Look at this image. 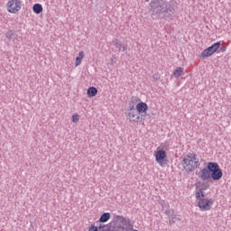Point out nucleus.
I'll return each mask as SVG.
<instances>
[{"mask_svg":"<svg viewBox=\"0 0 231 231\" xmlns=\"http://www.w3.org/2000/svg\"><path fill=\"white\" fill-rule=\"evenodd\" d=\"M98 228H99L100 230H102V228H104V226H102V224L99 225Z\"/></svg>","mask_w":231,"mask_h":231,"instance_id":"nucleus-29","label":"nucleus"},{"mask_svg":"<svg viewBox=\"0 0 231 231\" xmlns=\"http://www.w3.org/2000/svg\"><path fill=\"white\" fill-rule=\"evenodd\" d=\"M165 214L170 218L174 214V209H168L165 211Z\"/></svg>","mask_w":231,"mask_h":231,"instance_id":"nucleus-22","label":"nucleus"},{"mask_svg":"<svg viewBox=\"0 0 231 231\" xmlns=\"http://www.w3.org/2000/svg\"><path fill=\"white\" fill-rule=\"evenodd\" d=\"M152 19L157 21L162 14V19H169L174 14L175 5L173 1L152 0L150 3Z\"/></svg>","mask_w":231,"mask_h":231,"instance_id":"nucleus-1","label":"nucleus"},{"mask_svg":"<svg viewBox=\"0 0 231 231\" xmlns=\"http://www.w3.org/2000/svg\"><path fill=\"white\" fill-rule=\"evenodd\" d=\"M137 100H140V98H137Z\"/></svg>","mask_w":231,"mask_h":231,"instance_id":"nucleus-32","label":"nucleus"},{"mask_svg":"<svg viewBox=\"0 0 231 231\" xmlns=\"http://www.w3.org/2000/svg\"><path fill=\"white\" fill-rule=\"evenodd\" d=\"M113 60H113V58H112V59H111V61L113 62Z\"/></svg>","mask_w":231,"mask_h":231,"instance_id":"nucleus-31","label":"nucleus"},{"mask_svg":"<svg viewBox=\"0 0 231 231\" xmlns=\"http://www.w3.org/2000/svg\"><path fill=\"white\" fill-rule=\"evenodd\" d=\"M82 59H84V51H79V56L76 57L75 66H80L82 64Z\"/></svg>","mask_w":231,"mask_h":231,"instance_id":"nucleus-17","label":"nucleus"},{"mask_svg":"<svg viewBox=\"0 0 231 231\" xmlns=\"http://www.w3.org/2000/svg\"><path fill=\"white\" fill-rule=\"evenodd\" d=\"M152 79L153 80H160V74H153Z\"/></svg>","mask_w":231,"mask_h":231,"instance_id":"nucleus-24","label":"nucleus"},{"mask_svg":"<svg viewBox=\"0 0 231 231\" xmlns=\"http://www.w3.org/2000/svg\"><path fill=\"white\" fill-rule=\"evenodd\" d=\"M79 120H80V116L78 114H74L72 116V122H73V124H77V122H79Z\"/></svg>","mask_w":231,"mask_h":231,"instance_id":"nucleus-21","label":"nucleus"},{"mask_svg":"<svg viewBox=\"0 0 231 231\" xmlns=\"http://www.w3.org/2000/svg\"><path fill=\"white\" fill-rule=\"evenodd\" d=\"M116 218H117V219H121V221H122L123 223H131V219L125 218V217H122V216H117Z\"/></svg>","mask_w":231,"mask_h":231,"instance_id":"nucleus-20","label":"nucleus"},{"mask_svg":"<svg viewBox=\"0 0 231 231\" xmlns=\"http://www.w3.org/2000/svg\"><path fill=\"white\" fill-rule=\"evenodd\" d=\"M21 10V1L11 0L7 3V12L9 14H17Z\"/></svg>","mask_w":231,"mask_h":231,"instance_id":"nucleus-7","label":"nucleus"},{"mask_svg":"<svg viewBox=\"0 0 231 231\" xmlns=\"http://www.w3.org/2000/svg\"><path fill=\"white\" fill-rule=\"evenodd\" d=\"M88 231H98V226L95 225H91L90 227L88 228Z\"/></svg>","mask_w":231,"mask_h":231,"instance_id":"nucleus-23","label":"nucleus"},{"mask_svg":"<svg viewBox=\"0 0 231 231\" xmlns=\"http://www.w3.org/2000/svg\"><path fill=\"white\" fill-rule=\"evenodd\" d=\"M195 187H196L197 190H198V189H202V190H207V189H208L210 187V185L208 184V182L199 181V182L195 183Z\"/></svg>","mask_w":231,"mask_h":231,"instance_id":"nucleus-12","label":"nucleus"},{"mask_svg":"<svg viewBox=\"0 0 231 231\" xmlns=\"http://www.w3.org/2000/svg\"><path fill=\"white\" fill-rule=\"evenodd\" d=\"M5 39H6L7 42L15 41V39H17V33H15V31H14V30H8L5 32Z\"/></svg>","mask_w":231,"mask_h":231,"instance_id":"nucleus-10","label":"nucleus"},{"mask_svg":"<svg viewBox=\"0 0 231 231\" xmlns=\"http://www.w3.org/2000/svg\"><path fill=\"white\" fill-rule=\"evenodd\" d=\"M135 109L139 115H142L143 113H147L149 106H147V103L141 101L136 105Z\"/></svg>","mask_w":231,"mask_h":231,"instance_id":"nucleus-9","label":"nucleus"},{"mask_svg":"<svg viewBox=\"0 0 231 231\" xmlns=\"http://www.w3.org/2000/svg\"><path fill=\"white\" fill-rule=\"evenodd\" d=\"M114 231H122V226L116 227Z\"/></svg>","mask_w":231,"mask_h":231,"instance_id":"nucleus-28","label":"nucleus"},{"mask_svg":"<svg viewBox=\"0 0 231 231\" xmlns=\"http://www.w3.org/2000/svg\"><path fill=\"white\" fill-rule=\"evenodd\" d=\"M199 177L202 181L213 180V181H219L223 178V170L219 168L217 162H208L207 166L199 171Z\"/></svg>","mask_w":231,"mask_h":231,"instance_id":"nucleus-2","label":"nucleus"},{"mask_svg":"<svg viewBox=\"0 0 231 231\" xmlns=\"http://www.w3.org/2000/svg\"><path fill=\"white\" fill-rule=\"evenodd\" d=\"M212 205H214V200H212V199H201L198 202V207L202 212L210 210V208H212Z\"/></svg>","mask_w":231,"mask_h":231,"instance_id":"nucleus-6","label":"nucleus"},{"mask_svg":"<svg viewBox=\"0 0 231 231\" xmlns=\"http://www.w3.org/2000/svg\"><path fill=\"white\" fill-rule=\"evenodd\" d=\"M218 48H221V42H217L214 44H212L211 46L205 49L200 53V57L202 59H207V57H211V55H214V53H216V51H217Z\"/></svg>","mask_w":231,"mask_h":231,"instance_id":"nucleus-4","label":"nucleus"},{"mask_svg":"<svg viewBox=\"0 0 231 231\" xmlns=\"http://www.w3.org/2000/svg\"><path fill=\"white\" fill-rule=\"evenodd\" d=\"M121 231H131V229H128L127 227H124V226H122Z\"/></svg>","mask_w":231,"mask_h":231,"instance_id":"nucleus-27","label":"nucleus"},{"mask_svg":"<svg viewBox=\"0 0 231 231\" xmlns=\"http://www.w3.org/2000/svg\"><path fill=\"white\" fill-rule=\"evenodd\" d=\"M113 44L118 51H127V43H122L120 40L115 39L113 40Z\"/></svg>","mask_w":231,"mask_h":231,"instance_id":"nucleus-8","label":"nucleus"},{"mask_svg":"<svg viewBox=\"0 0 231 231\" xmlns=\"http://www.w3.org/2000/svg\"><path fill=\"white\" fill-rule=\"evenodd\" d=\"M170 225H174L176 221H180V216L176 214H172V216L169 218Z\"/></svg>","mask_w":231,"mask_h":231,"instance_id":"nucleus-19","label":"nucleus"},{"mask_svg":"<svg viewBox=\"0 0 231 231\" xmlns=\"http://www.w3.org/2000/svg\"><path fill=\"white\" fill-rule=\"evenodd\" d=\"M155 161L161 167L167 165V152L165 150H157L155 152Z\"/></svg>","mask_w":231,"mask_h":231,"instance_id":"nucleus-5","label":"nucleus"},{"mask_svg":"<svg viewBox=\"0 0 231 231\" xmlns=\"http://www.w3.org/2000/svg\"><path fill=\"white\" fill-rule=\"evenodd\" d=\"M97 93H98V89L95 87H90L87 90V95L88 98H93V97H97Z\"/></svg>","mask_w":231,"mask_h":231,"instance_id":"nucleus-13","label":"nucleus"},{"mask_svg":"<svg viewBox=\"0 0 231 231\" xmlns=\"http://www.w3.org/2000/svg\"><path fill=\"white\" fill-rule=\"evenodd\" d=\"M130 113H134L136 110L134 109V106H131L129 108Z\"/></svg>","mask_w":231,"mask_h":231,"instance_id":"nucleus-25","label":"nucleus"},{"mask_svg":"<svg viewBox=\"0 0 231 231\" xmlns=\"http://www.w3.org/2000/svg\"><path fill=\"white\" fill-rule=\"evenodd\" d=\"M181 165L186 174H190L194 172L197 169H199V158L198 154L194 152H189L182 160Z\"/></svg>","mask_w":231,"mask_h":231,"instance_id":"nucleus-3","label":"nucleus"},{"mask_svg":"<svg viewBox=\"0 0 231 231\" xmlns=\"http://www.w3.org/2000/svg\"><path fill=\"white\" fill-rule=\"evenodd\" d=\"M128 116L130 119V122H134L135 124H138V122H142V117L136 114L135 112H129Z\"/></svg>","mask_w":231,"mask_h":231,"instance_id":"nucleus-11","label":"nucleus"},{"mask_svg":"<svg viewBox=\"0 0 231 231\" xmlns=\"http://www.w3.org/2000/svg\"><path fill=\"white\" fill-rule=\"evenodd\" d=\"M220 51H222V53H225V51H226V47H221Z\"/></svg>","mask_w":231,"mask_h":231,"instance_id":"nucleus-26","label":"nucleus"},{"mask_svg":"<svg viewBox=\"0 0 231 231\" xmlns=\"http://www.w3.org/2000/svg\"><path fill=\"white\" fill-rule=\"evenodd\" d=\"M146 3H149V0H145Z\"/></svg>","mask_w":231,"mask_h":231,"instance_id":"nucleus-30","label":"nucleus"},{"mask_svg":"<svg viewBox=\"0 0 231 231\" xmlns=\"http://www.w3.org/2000/svg\"><path fill=\"white\" fill-rule=\"evenodd\" d=\"M195 198L199 200L205 199V190L198 189V191L195 194Z\"/></svg>","mask_w":231,"mask_h":231,"instance_id":"nucleus-16","label":"nucleus"},{"mask_svg":"<svg viewBox=\"0 0 231 231\" xmlns=\"http://www.w3.org/2000/svg\"><path fill=\"white\" fill-rule=\"evenodd\" d=\"M42 5L41 4H34L32 6V12H34V14H37V15H39V14H42Z\"/></svg>","mask_w":231,"mask_h":231,"instance_id":"nucleus-15","label":"nucleus"},{"mask_svg":"<svg viewBox=\"0 0 231 231\" xmlns=\"http://www.w3.org/2000/svg\"><path fill=\"white\" fill-rule=\"evenodd\" d=\"M111 219V213H103L99 217V223H107Z\"/></svg>","mask_w":231,"mask_h":231,"instance_id":"nucleus-14","label":"nucleus"},{"mask_svg":"<svg viewBox=\"0 0 231 231\" xmlns=\"http://www.w3.org/2000/svg\"><path fill=\"white\" fill-rule=\"evenodd\" d=\"M183 73V68L178 67L174 71H173V77L176 79H180Z\"/></svg>","mask_w":231,"mask_h":231,"instance_id":"nucleus-18","label":"nucleus"}]
</instances>
